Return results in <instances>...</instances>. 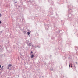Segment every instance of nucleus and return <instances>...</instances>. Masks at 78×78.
<instances>
[{"instance_id":"ddd939ff","label":"nucleus","mask_w":78,"mask_h":78,"mask_svg":"<svg viewBox=\"0 0 78 78\" xmlns=\"http://www.w3.org/2000/svg\"><path fill=\"white\" fill-rule=\"evenodd\" d=\"M19 7H20V6H19Z\"/></svg>"},{"instance_id":"f257e3e1","label":"nucleus","mask_w":78,"mask_h":78,"mask_svg":"<svg viewBox=\"0 0 78 78\" xmlns=\"http://www.w3.org/2000/svg\"><path fill=\"white\" fill-rule=\"evenodd\" d=\"M12 66V65H11V64H9V65H8V69H9V67H10V66Z\"/></svg>"},{"instance_id":"7ed1b4c3","label":"nucleus","mask_w":78,"mask_h":78,"mask_svg":"<svg viewBox=\"0 0 78 78\" xmlns=\"http://www.w3.org/2000/svg\"><path fill=\"white\" fill-rule=\"evenodd\" d=\"M28 46H31V43H30L28 45Z\"/></svg>"},{"instance_id":"20e7f679","label":"nucleus","mask_w":78,"mask_h":78,"mask_svg":"<svg viewBox=\"0 0 78 78\" xmlns=\"http://www.w3.org/2000/svg\"><path fill=\"white\" fill-rule=\"evenodd\" d=\"M27 34H28V35H29V34H30V33L29 32H28Z\"/></svg>"},{"instance_id":"39448f33","label":"nucleus","mask_w":78,"mask_h":78,"mask_svg":"<svg viewBox=\"0 0 78 78\" xmlns=\"http://www.w3.org/2000/svg\"><path fill=\"white\" fill-rule=\"evenodd\" d=\"M32 53H33V51H32L31 52V53H30V54L32 55Z\"/></svg>"},{"instance_id":"6e6552de","label":"nucleus","mask_w":78,"mask_h":78,"mask_svg":"<svg viewBox=\"0 0 78 78\" xmlns=\"http://www.w3.org/2000/svg\"><path fill=\"white\" fill-rule=\"evenodd\" d=\"M1 23H2V22H1V21H0V24H1Z\"/></svg>"},{"instance_id":"f8f14e48","label":"nucleus","mask_w":78,"mask_h":78,"mask_svg":"<svg viewBox=\"0 0 78 78\" xmlns=\"http://www.w3.org/2000/svg\"><path fill=\"white\" fill-rule=\"evenodd\" d=\"M32 47H33V45H32Z\"/></svg>"},{"instance_id":"f03ea898","label":"nucleus","mask_w":78,"mask_h":78,"mask_svg":"<svg viewBox=\"0 0 78 78\" xmlns=\"http://www.w3.org/2000/svg\"><path fill=\"white\" fill-rule=\"evenodd\" d=\"M34 57V55H31V57L32 58H33V57Z\"/></svg>"},{"instance_id":"1a4fd4ad","label":"nucleus","mask_w":78,"mask_h":78,"mask_svg":"<svg viewBox=\"0 0 78 78\" xmlns=\"http://www.w3.org/2000/svg\"><path fill=\"white\" fill-rule=\"evenodd\" d=\"M0 68H1V65H0Z\"/></svg>"},{"instance_id":"423d86ee","label":"nucleus","mask_w":78,"mask_h":78,"mask_svg":"<svg viewBox=\"0 0 78 78\" xmlns=\"http://www.w3.org/2000/svg\"><path fill=\"white\" fill-rule=\"evenodd\" d=\"M24 34H25V33H26V31H24Z\"/></svg>"},{"instance_id":"0eeeda50","label":"nucleus","mask_w":78,"mask_h":78,"mask_svg":"<svg viewBox=\"0 0 78 78\" xmlns=\"http://www.w3.org/2000/svg\"><path fill=\"white\" fill-rule=\"evenodd\" d=\"M3 66H2V67L1 68L2 69H3Z\"/></svg>"},{"instance_id":"9d476101","label":"nucleus","mask_w":78,"mask_h":78,"mask_svg":"<svg viewBox=\"0 0 78 78\" xmlns=\"http://www.w3.org/2000/svg\"><path fill=\"white\" fill-rule=\"evenodd\" d=\"M69 67H70V65H69Z\"/></svg>"},{"instance_id":"9b49d317","label":"nucleus","mask_w":78,"mask_h":78,"mask_svg":"<svg viewBox=\"0 0 78 78\" xmlns=\"http://www.w3.org/2000/svg\"><path fill=\"white\" fill-rule=\"evenodd\" d=\"M72 67V66H71V67Z\"/></svg>"}]
</instances>
